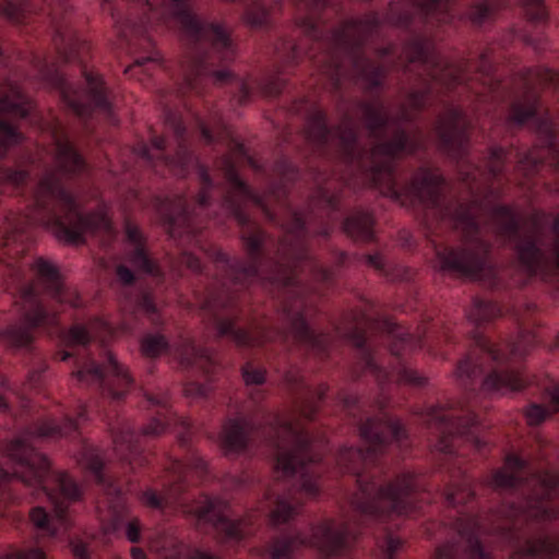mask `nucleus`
Returning a JSON list of instances; mask_svg holds the SVG:
<instances>
[{
	"label": "nucleus",
	"instance_id": "51",
	"mask_svg": "<svg viewBox=\"0 0 559 559\" xmlns=\"http://www.w3.org/2000/svg\"><path fill=\"white\" fill-rule=\"evenodd\" d=\"M183 354L181 355V364L183 365H191L193 361L186 357V355H193V356H203V353H199L193 346L189 345L185 347Z\"/></svg>",
	"mask_w": 559,
	"mask_h": 559
},
{
	"label": "nucleus",
	"instance_id": "55",
	"mask_svg": "<svg viewBox=\"0 0 559 559\" xmlns=\"http://www.w3.org/2000/svg\"><path fill=\"white\" fill-rule=\"evenodd\" d=\"M341 142L345 148H348L352 146V144L355 142V134L352 130L345 131L340 135Z\"/></svg>",
	"mask_w": 559,
	"mask_h": 559
},
{
	"label": "nucleus",
	"instance_id": "53",
	"mask_svg": "<svg viewBox=\"0 0 559 559\" xmlns=\"http://www.w3.org/2000/svg\"><path fill=\"white\" fill-rule=\"evenodd\" d=\"M183 263L193 271H199L201 267L200 261L191 254H186L183 257Z\"/></svg>",
	"mask_w": 559,
	"mask_h": 559
},
{
	"label": "nucleus",
	"instance_id": "34",
	"mask_svg": "<svg viewBox=\"0 0 559 559\" xmlns=\"http://www.w3.org/2000/svg\"><path fill=\"white\" fill-rule=\"evenodd\" d=\"M242 377L247 385L262 384L265 380L264 372L252 366L243 367Z\"/></svg>",
	"mask_w": 559,
	"mask_h": 559
},
{
	"label": "nucleus",
	"instance_id": "35",
	"mask_svg": "<svg viewBox=\"0 0 559 559\" xmlns=\"http://www.w3.org/2000/svg\"><path fill=\"white\" fill-rule=\"evenodd\" d=\"M548 416V412L539 405H531L526 412V421L531 426L539 425Z\"/></svg>",
	"mask_w": 559,
	"mask_h": 559
},
{
	"label": "nucleus",
	"instance_id": "44",
	"mask_svg": "<svg viewBox=\"0 0 559 559\" xmlns=\"http://www.w3.org/2000/svg\"><path fill=\"white\" fill-rule=\"evenodd\" d=\"M20 550L22 559H48L44 550L37 547Z\"/></svg>",
	"mask_w": 559,
	"mask_h": 559
},
{
	"label": "nucleus",
	"instance_id": "19",
	"mask_svg": "<svg viewBox=\"0 0 559 559\" xmlns=\"http://www.w3.org/2000/svg\"><path fill=\"white\" fill-rule=\"evenodd\" d=\"M525 466V462L516 455H509L506 465L496 472L492 477V484L498 488H509L515 486L519 479V472Z\"/></svg>",
	"mask_w": 559,
	"mask_h": 559
},
{
	"label": "nucleus",
	"instance_id": "7",
	"mask_svg": "<svg viewBox=\"0 0 559 559\" xmlns=\"http://www.w3.org/2000/svg\"><path fill=\"white\" fill-rule=\"evenodd\" d=\"M395 439L401 437L399 423H391L382 419H369L360 427L361 439L368 444L362 452L360 449L345 448L337 455V465L343 472L357 473L356 464L368 460L369 453L380 450L388 440V436Z\"/></svg>",
	"mask_w": 559,
	"mask_h": 559
},
{
	"label": "nucleus",
	"instance_id": "47",
	"mask_svg": "<svg viewBox=\"0 0 559 559\" xmlns=\"http://www.w3.org/2000/svg\"><path fill=\"white\" fill-rule=\"evenodd\" d=\"M534 115V110L532 108L521 111L518 107L513 108L512 119L516 123L525 122L530 117Z\"/></svg>",
	"mask_w": 559,
	"mask_h": 559
},
{
	"label": "nucleus",
	"instance_id": "36",
	"mask_svg": "<svg viewBox=\"0 0 559 559\" xmlns=\"http://www.w3.org/2000/svg\"><path fill=\"white\" fill-rule=\"evenodd\" d=\"M523 5L532 20H540L545 16L543 0H524Z\"/></svg>",
	"mask_w": 559,
	"mask_h": 559
},
{
	"label": "nucleus",
	"instance_id": "54",
	"mask_svg": "<svg viewBox=\"0 0 559 559\" xmlns=\"http://www.w3.org/2000/svg\"><path fill=\"white\" fill-rule=\"evenodd\" d=\"M73 555L76 559H86L87 558V549L83 544H74L72 546Z\"/></svg>",
	"mask_w": 559,
	"mask_h": 559
},
{
	"label": "nucleus",
	"instance_id": "6",
	"mask_svg": "<svg viewBox=\"0 0 559 559\" xmlns=\"http://www.w3.org/2000/svg\"><path fill=\"white\" fill-rule=\"evenodd\" d=\"M31 109L32 104L16 81L8 80L0 86V157L22 141V134L10 119L24 118Z\"/></svg>",
	"mask_w": 559,
	"mask_h": 559
},
{
	"label": "nucleus",
	"instance_id": "31",
	"mask_svg": "<svg viewBox=\"0 0 559 559\" xmlns=\"http://www.w3.org/2000/svg\"><path fill=\"white\" fill-rule=\"evenodd\" d=\"M295 540L275 543L269 550V559H289L295 548Z\"/></svg>",
	"mask_w": 559,
	"mask_h": 559
},
{
	"label": "nucleus",
	"instance_id": "12",
	"mask_svg": "<svg viewBox=\"0 0 559 559\" xmlns=\"http://www.w3.org/2000/svg\"><path fill=\"white\" fill-rule=\"evenodd\" d=\"M249 425L245 420L227 421L219 436V444L226 453L239 452L245 449L249 435Z\"/></svg>",
	"mask_w": 559,
	"mask_h": 559
},
{
	"label": "nucleus",
	"instance_id": "59",
	"mask_svg": "<svg viewBox=\"0 0 559 559\" xmlns=\"http://www.w3.org/2000/svg\"><path fill=\"white\" fill-rule=\"evenodd\" d=\"M441 413H442L441 408L433 409L430 420L435 421V423H443V421L448 420V418H445V416Z\"/></svg>",
	"mask_w": 559,
	"mask_h": 559
},
{
	"label": "nucleus",
	"instance_id": "1",
	"mask_svg": "<svg viewBox=\"0 0 559 559\" xmlns=\"http://www.w3.org/2000/svg\"><path fill=\"white\" fill-rule=\"evenodd\" d=\"M31 219L41 224L57 239L69 245L83 242L84 235L90 231H111V223L103 210L82 217L72 197L59 187L53 174L46 175L39 181Z\"/></svg>",
	"mask_w": 559,
	"mask_h": 559
},
{
	"label": "nucleus",
	"instance_id": "9",
	"mask_svg": "<svg viewBox=\"0 0 559 559\" xmlns=\"http://www.w3.org/2000/svg\"><path fill=\"white\" fill-rule=\"evenodd\" d=\"M86 82L88 91L79 93L72 86L68 85L63 79H59V90L63 100L78 116H85L90 112V107L93 104L95 107L107 109L108 103L103 93L102 82L86 74Z\"/></svg>",
	"mask_w": 559,
	"mask_h": 559
},
{
	"label": "nucleus",
	"instance_id": "50",
	"mask_svg": "<svg viewBox=\"0 0 559 559\" xmlns=\"http://www.w3.org/2000/svg\"><path fill=\"white\" fill-rule=\"evenodd\" d=\"M425 95L421 93H414L409 95L407 105L413 108H419L424 105Z\"/></svg>",
	"mask_w": 559,
	"mask_h": 559
},
{
	"label": "nucleus",
	"instance_id": "38",
	"mask_svg": "<svg viewBox=\"0 0 559 559\" xmlns=\"http://www.w3.org/2000/svg\"><path fill=\"white\" fill-rule=\"evenodd\" d=\"M134 433L132 431H122L119 436L114 437V444L117 451L130 450Z\"/></svg>",
	"mask_w": 559,
	"mask_h": 559
},
{
	"label": "nucleus",
	"instance_id": "27",
	"mask_svg": "<svg viewBox=\"0 0 559 559\" xmlns=\"http://www.w3.org/2000/svg\"><path fill=\"white\" fill-rule=\"evenodd\" d=\"M558 551V545L556 542L546 538L538 539L536 542L530 543L525 549L526 555L532 556H552Z\"/></svg>",
	"mask_w": 559,
	"mask_h": 559
},
{
	"label": "nucleus",
	"instance_id": "18",
	"mask_svg": "<svg viewBox=\"0 0 559 559\" xmlns=\"http://www.w3.org/2000/svg\"><path fill=\"white\" fill-rule=\"evenodd\" d=\"M56 163L63 174L74 175L83 170L84 160L72 148L68 140L56 138Z\"/></svg>",
	"mask_w": 559,
	"mask_h": 559
},
{
	"label": "nucleus",
	"instance_id": "21",
	"mask_svg": "<svg viewBox=\"0 0 559 559\" xmlns=\"http://www.w3.org/2000/svg\"><path fill=\"white\" fill-rule=\"evenodd\" d=\"M105 373L106 376H111L116 378L119 386H121V390L116 391L112 389H108V394L112 399H120L124 393V388H128L131 383V379L128 374V371L121 367L116 357L111 354H107V365L105 366Z\"/></svg>",
	"mask_w": 559,
	"mask_h": 559
},
{
	"label": "nucleus",
	"instance_id": "64",
	"mask_svg": "<svg viewBox=\"0 0 559 559\" xmlns=\"http://www.w3.org/2000/svg\"><path fill=\"white\" fill-rule=\"evenodd\" d=\"M551 401L556 405V407L559 408V386L555 388L551 391Z\"/></svg>",
	"mask_w": 559,
	"mask_h": 559
},
{
	"label": "nucleus",
	"instance_id": "5",
	"mask_svg": "<svg viewBox=\"0 0 559 559\" xmlns=\"http://www.w3.org/2000/svg\"><path fill=\"white\" fill-rule=\"evenodd\" d=\"M362 112L367 127L372 133H376L378 129H380L382 135H393V140L391 142L378 143L370 153L372 163L370 170L373 180L377 182L381 177H383L390 182L393 160L402 153L413 151V147L408 144L405 135L397 132L393 124L384 118L382 108L379 105H364Z\"/></svg>",
	"mask_w": 559,
	"mask_h": 559
},
{
	"label": "nucleus",
	"instance_id": "49",
	"mask_svg": "<svg viewBox=\"0 0 559 559\" xmlns=\"http://www.w3.org/2000/svg\"><path fill=\"white\" fill-rule=\"evenodd\" d=\"M191 472L202 475L206 469V463L204 460L198 457L188 467Z\"/></svg>",
	"mask_w": 559,
	"mask_h": 559
},
{
	"label": "nucleus",
	"instance_id": "4",
	"mask_svg": "<svg viewBox=\"0 0 559 559\" xmlns=\"http://www.w3.org/2000/svg\"><path fill=\"white\" fill-rule=\"evenodd\" d=\"M358 481L359 492L352 500V506L361 515L382 519L406 515L412 511L408 496L414 489V480L411 475H403L386 488Z\"/></svg>",
	"mask_w": 559,
	"mask_h": 559
},
{
	"label": "nucleus",
	"instance_id": "8",
	"mask_svg": "<svg viewBox=\"0 0 559 559\" xmlns=\"http://www.w3.org/2000/svg\"><path fill=\"white\" fill-rule=\"evenodd\" d=\"M188 512L200 521L212 523L227 538L239 539L248 533L245 528V521L229 520L228 506L219 499L204 498L190 507Z\"/></svg>",
	"mask_w": 559,
	"mask_h": 559
},
{
	"label": "nucleus",
	"instance_id": "26",
	"mask_svg": "<svg viewBox=\"0 0 559 559\" xmlns=\"http://www.w3.org/2000/svg\"><path fill=\"white\" fill-rule=\"evenodd\" d=\"M80 384L91 385L94 383H100L104 379L103 370L94 365L81 368L72 373Z\"/></svg>",
	"mask_w": 559,
	"mask_h": 559
},
{
	"label": "nucleus",
	"instance_id": "17",
	"mask_svg": "<svg viewBox=\"0 0 559 559\" xmlns=\"http://www.w3.org/2000/svg\"><path fill=\"white\" fill-rule=\"evenodd\" d=\"M466 122L459 110L444 114L438 121L437 131L445 143H454L463 138Z\"/></svg>",
	"mask_w": 559,
	"mask_h": 559
},
{
	"label": "nucleus",
	"instance_id": "11",
	"mask_svg": "<svg viewBox=\"0 0 559 559\" xmlns=\"http://www.w3.org/2000/svg\"><path fill=\"white\" fill-rule=\"evenodd\" d=\"M440 267L447 271L475 277L483 267V257L479 252L444 250L438 252Z\"/></svg>",
	"mask_w": 559,
	"mask_h": 559
},
{
	"label": "nucleus",
	"instance_id": "28",
	"mask_svg": "<svg viewBox=\"0 0 559 559\" xmlns=\"http://www.w3.org/2000/svg\"><path fill=\"white\" fill-rule=\"evenodd\" d=\"M142 352L148 357H156L163 354L167 348V342L164 336H147L142 341Z\"/></svg>",
	"mask_w": 559,
	"mask_h": 559
},
{
	"label": "nucleus",
	"instance_id": "13",
	"mask_svg": "<svg viewBox=\"0 0 559 559\" xmlns=\"http://www.w3.org/2000/svg\"><path fill=\"white\" fill-rule=\"evenodd\" d=\"M126 234L128 240L133 246V252L128 257V261L139 273L155 274V265L147 258L142 247V236L139 228L135 225L128 223L126 225Z\"/></svg>",
	"mask_w": 559,
	"mask_h": 559
},
{
	"label": "nucleus",
	"instance_id": "56",
	"mask_svg": "<svg viewBox=\"0 0 559 559\" xmlns=\"http://www.w3.org/2000/svg\"><path fill=\"white\" fill-rule=\"evenodd\" d=\"M139 307L146 313H153L155 311L154 305L148 297H143Z\"/></svg>",
	"mask_w": 559,
	"mask_h": 559
},
{
	"label": "nucleus",
	"instance_id": "46",
	"mask_svg": "<svg viewBox=\"0 0 559 559\" xmlns=\"http://www.w3.org/2000/svg\"><path fill=\"white\" fill-rule=\"evenodd\" d=\"M436 559H454V546L447 544L437 549Z\"/></svg>",
	"mask_w": 559,
	"mask_h": 559
},
{
	"label": "nucleus",
	"instance_id": "24",
	"mask_svg": "<svg viewBox=\"0 0 559 559\" xmlns=\"http://www.w3.org/2000/svg\"><path fill=\"white\" fill-rule=\"evenodd\" d=\"M519 257L527 270L532 273L537 271L542 262V253L533 242H523L519 246Z\"/></svg>",
	"mask_w": 559,
	"mask_h": 559
},
{
	"label": "nucleus",
	"instance_id": "57",
	"mask_svg": "<svg viewBox=\"0 0 559 559\" xmlns=\"http://www.w3.org/2000/svg\"><path fill=\"white\" fill-rule=\"evenodd\" d=\"M468 369H469V361L468 360L461 361L460 365L457 366V369H456L457 377L462 378L465 374H467L468 373Z\"/></svg>",
	"mask_w": 559,
	"mask_h": 559
},
{
	"label": "nucleus",
	"instance_id": "10",
	"mask_svg": "<svg viewBox=\"0 0 559 559\" xmlns=\"http://www.w3.org/2000/svg\"><path fill=\"white\" fill-rule=\"evenodd\" d=\"M349 536L348 523H336L333 520H326L312 527L309 544L324 556H332L347 544Z\"/></svg>",
	"mask_w": 559,
	"mask_h": 559
},
{
	"label": "nucleus",
	"instance_id": "15",
	"mask_svg": "<svg viewBox=\"0 0 559 559\" xmlns=\"http://www.w3.org/2000/svg\"><path fill=\"white\" fill-rule=\"evenodd\" d=\"M442 178L432 173H424L416 179L412 191L427 206H435L441 192Z\"/></svg>",
	"mask_w": 559,
	"mask_h": 559
},
{
	"label": "nucleus",
	"instance_id": "20",
	"mask_svg": "<svg viewBox=\"0 0 559 559\" xmlns=\"http://www.w3.org/2000/svg\"><path fill=\"white\" fill-rule=\"evenodd\" d=\"M373 221L369 214H356L345 221V231L355 240L368 241L372 238Z\"/></svg>",
	"mask_w": 559,
	"mask_h": 559
},
{
	"label": "nucleus",
	"instance_id": "41",
	"mask_svg": "<svg viewBox=\"0 0 559 559\" xmlns=\"http://www.w3.org/2000/svg\"><path fill=\"white\" fill-rule=\"evenodd\" d=\"M526 514H527V516L535 518V519L550 518L548 510L544 507L543 503H539L538 506H531L526 510Z\"/></svg>",
	"mask_w": 559,
	"mask_h": 559
},
{
	"label": "nucleus",
	"instance_id": "61",
	"mask_svg": "<svg viewBox=\"0 0 559 559\" xmlns=\"http://www.w3.org/2000/svg\"><path fill=\"white\" fill-rule=\"evenodd\" d=\"M185 392L188 395H193V394L203 395L204 394L202 388L197 384L189 385L188 388H186Z\"/></svg>",
	"mask_w": 559,
	"mask_h": 559
},
{
	"label": "nucleus",
	"instance_id": "45",
	"mask_svg": "<svg viewBox=\"0 0 559 559\" xmlns=\"http://www.w3.org/2000/svg\"><path fill=\"white\" fill-rule=\"evenodd\" d=\"M142 501L144 504L151 508H159L162 506L160 499L152 490H147L142 495Z\"/></svg>",
	"mask_w": 559,
	"mask_h": 559
},
{
	"label": "nucleus",
	"instance_id": "58",
	"mask_svg": "<svg viewBox=\"0 0 559 559\" xmlns=\"http://www.w3.org/2000/svg\"><path fill=\"white\" fill-rule=\"evenodd\" d=\"M295 329H296V332L300 335V337H302L304 334H305V336L308 335V329L302 319H298L296 321Z\"/></svg>",
	"mask_w": 559,
	"mask_h": 559
},
{
	"label": "nucleus",
	"instance_id": "25",
	"mask_svg": "<svg viewBox=\"0 0 559 559\" xmlns=\"http://www.w3.org/2000/svg\"><path fill=\"white\" fill-rule=\"evenodd\" d=\"M28 11V4L23 0H0V15L12 22H19Z\"/></svg>",
	"mask_w": 559,
	"mask_h": 559
},
{
	"label": "nucleus",
	"instance_id": "43",
	"mask_svg": "<svg viewBox=\"0 0 559 559\" xmlns=\"http://www.w3.org/2000/svg\"><path fill=\"white\" fill-rule=\"evenodd\" d=\"M164 430V424L157 419H153L146 427L143 428L142 433L145 436H157Z\"/></svg>",
	"mask_w": 559,
	"mask_h": 559
},
{
	"label": "nucleus",
	"instance_id": "52",
	"mask_svg": "<svg viewBox=\"0 0 559 559\" xmlns=\"http://www.w3.org/2000/svg\"><path fill=\"white\" fill-rule=\"evenodd\" d=\"M298 26L302 28V31L309 35H312V32L316 29V22L311 17H307L298 22Z\"/></svg>",
	"mask_w": 559,
	"mask_h": 559
},
{
	"label": "nucleus",
	"instance_id": "2",
	"mask_svg": "<svg viewBox=\"0 0 559 559\" xmlns=\"http://www.w3.org/2000/svg\"><path fill=\"white\" fill-rule=\"evenodd\" d=\"M37 278L34 284L22 292L21 313L28 328H12L3 333L9 344L15 347L27 346L32 340L31 328L52 323L55 316L46 313L37 298L39 292H46L60 304L79 307L80 297L75 289L66 288L58 269L44 258H38L32 265Z\"/></svg>",
	"mask_w": 559,
	"mask_h": 559
},
{
	"label": "nucleus",
	"instance_id": "39",
	"mask_svg": "<svg viewBox=\"0 0 559 559\" xmlns=\"http://www.w3.org/2000/svg\"><path fill=\"white\" fill-rule=\"evenodd\" d=\"M401 542L393 537H388L384 539L381 548H384V557L385 559H393V554L400 548Z\"/></svg>",
	"mask_w": 559,
	"mask_h": 559
},
{
	"label": "nucleus",
	"instance_id": "63",
	"mask_svg": "<svg viewBox=\"0 0 559 559\" xmlns=\"http://www.w3.org/2000/svg\"><path fill=\"white\" fill-rule=\"evenodd\" d=\"M1 559H22L21 550L16 549L5 554Z\"/></svg>",
	"mask_w": 559,
	"mask_h": 559
},
{
	"label": "nucleus",
	"instance_id": "3",
	"mask_svg": "<svg viewBox=\"0 0 559 559\" xmlns=\"http://www.w3.org/2000/svg\"><path fill=\"white\" fill-rule=\"evenodd\" d=\"M272 438L269 444L274 450V468L285 477L300 472L301 484L298 493L307 499L316 498L320 486L312 476L306 472L307 462H316L317 456L310 455L311 447L302 435V427L298 419L276 417L271 424Z\"/></svg>",
	"mask_w": 559,
	"mask_h": 559
},
{
	"label": "nucleus",
	"instance_id": "37",
	"mask_svg": "<svg viewBox=\"0 0 559 559\" xmlns=\"http://www.w3.org/2000/svg\"><path fill=\"white\" fill-rule=\"evenodd\" d=\"M504 160V151L500 147L491 150L489 168L490 171L496 175L501 170V166Z\"/></svg>",
	"mask_w": 559,
	"mask_h": 559
},
{
	"label": "nucleus",
	"instance_id": "14",
	"mask_svg": "<svg viewBox=\"0 0 559 559\" xmlns=\"http://www.w3.org/2000/svg\"><path fill=\"white\" fill-rule=\"evenodd\" d=\"M265 500L274 504V508L269 513V519L272 525H280L289 521L301 506L300 500L295 495H284L272 497L267 493Z\"/></svg>",
	"mask_w": 559,
	"mask_h": 559
},
{
	"label": "nucleus",
	"instance_id": "30",
	"mask_svg": "<svg viewBox=\"0 0 559 559\" xmlns=\"http://www.w3.org/2000/svg\"><path fill=\"white\" fill-rule=\"evenodd\" d=\"M433 79L445 85H452L461 82V69L456 66H444L439 72H433Z\"/></svg>",
	"mask_w": 559,
	"mask_h": 559
},
{
	"label": "nucleus",
	"instance_id": "23",
	"mask_svg": "<svg viewBox=\"0 0 559 559\" xmlns=\"http://www.w3.org/2000/svg\"><path fill=\"white\" fill-rule=\"evenodd\" d=\"M476 528L478 530V524L476 520H472L468 527L460 526L459 534L462 538H465L468 544L471 559H489L480 548L478 539L474 536Z\"/></svg>",
	"mask_w": 559,
	"mask_h": 559
},
{
	"label": "nucleus",
	"instance_id": "62",
	"mask_svg": "<svg viewBox=\"0 0 559 559\" xmlns=\"http://www.w3.org/2000/svg\"><path fill=\"white\" fill-rule=\"evenodd\" d=\"M131 558L132 559H147L146 555L143 552L141 548L133 547L131 549Z\"/></svg>",
	"mask_w": 559,
	"mask_h": 559
},
{
	"label": "nucleus",
	"instance_id": "60",
	"mask_svg": "<svg viewBox=\"0 0 559 559\" xmlns=\"http://www.w3.org/2000/svg\"><path fill=\"white\" fill-rule=\"evenodd\" d=\"M230 73L227 70L216 71L212 73V76L217 82H223L229 78Z\"/></svg>",
	"mask_w": 559,
	"mask_h": 559
},
{
	"label": "nucleus",
	"instance_id": "16",
	"mask_svg": "<svg viewBox=\"0 0 559 559\" xmlns=\"http://www.w3.org/2000/svg\"><path fill=\"white\" fill-rule=\"evenodd\" d=\"M526 385V379L520 373H490L483 383L484 391L488 393L506 394L522 390Z\"/></svg>",
	"mask_w": 559,
	"mask_h": 559
},
{
	"label": "nucleus",
	"instance_id": "48",
	"mask_svg": "<svg viewBox=\"0 0 559 559\" xmlns=\"http://www.w3.org/2000/svg\"><path fill=\"white\" fill-rule=\"evenodd\" d=\"M117 275H118L120 282L126 285L131 284L134 278L133 273L128 267H126L123 265L118 266Z\"/></svg>",
	"mask_w": 559,
	"mask_h": 559
},
{
	"label": "nucleus",
	"instance_id": "40",
	"mask_svg": "<svg viewBox=\"0 0 559 559\" xmlns=\"http://www.w3.org/2000/svg\"><path fill=\"white\" fill-rule=\"evenodd\" d=\"M127 538L131 543H136L140 539V523L136 519L131 520L126 526Z\"/></svg>",
	"mask_w": 559,
	"mask_h": 559
},
{
	"label": "nucleus",
	"instance_id": "22",
	"mask_svg": "<svg viewBox=\"0 0 559 559\" xmlns=\"http://www.w3.org/2000/svg\"><path fill=\"white\" fill-rule=\"evenodd\" d=\"M219 335L230 334L233 340L241 346H253L261 344V340L245 330H235L234 323L229 320L221 321L217 324Z\"/></svg>",
	"mask_w": 559,
	"mask_h": 559
},
{
	"label": "nucleus",
	"instance_id": "42",
	"mask_svg": "<svg viewBox=\"0 0 559 559\" xmlns=\"http://www.w3.org/2000/svg\"><path fill=\"white\" fill-rule=\"evenodd\" d=\"M227 178L228 180L230 181V183L239 190L240 193L242 194H248L249 193V190H248V187L245 185V182H242L240 180V178L238 177V175L233 170V169H228L227 170Z\"/></svg>",
	"mask_w": 559,
	"mask_h": 559
},
{
	"label": "nucleus",
	"instance_id": "29",
	"mask_svg": "<svg viewBox=\"0 0 559 559\" xmlns=\"http://www.w3.org/2000/svg\"><path fill=\"white\" fill-rule=\"evenodd\" d=\"M75 429L73 420L68 419L63 427H57L53 423H47L40 426L34 433V437H51L55 435H67Z\"/></svg>",
	"mask_w": 559,
	"mask_h": 559
},
{
	"label": "nucleus",
	"instance_id": "33",
	"mask_svg": "<svg viewBox=\"0 0 559 559\" xmlns=\"http://www.w3.org/2000/svg\"><path fill=\"white\" fill-rule=\"evenodd\" d=\"M27 178V174L23 170H3L0 171V181H3L12 188H16L22 185Z\"/></svg>",
	"mask_w": 559,
	"mask_h": 559
},
{
	"label": "nucleus",
	"instance_id": "32",
	"mask_svg": "<svg viewBox=\"0 0 559 559\" xmlns=\"http://www.w3.org/2000/svg\"><path fill=\"white\" fill-rule=\"evenodd\" d=\"M66 342L70 346L85 345L90 342V334L84 326L75 325L69 331Z\"/></svg>",
	"mask_w": 559,
	"mask_h": 559
}]
</instances>
